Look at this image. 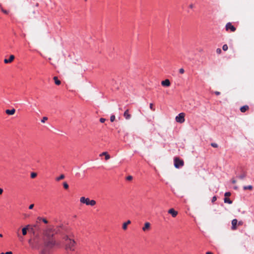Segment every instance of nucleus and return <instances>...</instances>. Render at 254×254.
Here are the masks:
<instances>
[{"label":"nucleus","mask_w":254,"mask_h":254,"mask_svg":"<svg viewBox=\"0 0 254 254\" xmlns=\"http://www.w3.org/2000/svg\"><path fill=\"white\" fill-rule=\"evenodd\" d=\"M56 245V241L53 239H49L45 241L40 254H51L52 250Z\"/></svg>","instance_id":"1"},{"label":"nucleus","mask_w":254,"mask_h":254,"mask_svg":"<svg viewBox=\"0 0 254 254\" xmlns=\"http://www.w3.org/2000/svg\"><path fill=\"white\" fill-rule=\"evenodd\" d=\"M66 241V249L70 251H73L75 249V242L74 240L68 238L67 236L65 237Z\"/></svg>","instance_id":"2"},{"label":"nucleus","mask_w":254,"mask_h":254,"mask_svg":"<svg viewBox=\"0 0 254 254\" xmlns=\"http://www.w3.org/2000/svg\"><path fill=\"white\" fill-rule=\"evenodd\" d=\"M80 201L81 203H85L87 205L94 206L96 204V201L94 200H90L89 198L83 196L80 197Z\"/></svg>","instance_id":"3"},{"label":"nucleus","mask_w":254,"mask_h":254,"mask_svg":"<svg viewBox=\"0 0 254 254\" xmlns=\"http://www.w3.org/2000/svg\"><path fill=\"white\" fill-rule=\"evenodd\" d=\"M184 165V162L182 159H181L179 157H175L174 158V166L176 168H179L183 166Z\"/></svg>","instance_id":"4"},{"label":"nucleus","mask_w":254,"mask_h":254,"mask_svg":"<svg viewBox=\"0 0 254 254\" xmlns=\"http://www.w3.org/2000/svg\"><path fill=\"white\" fill-rule=\"evenodd\" d=\"M53 233V229L52 228H48L46 230H45L44 231V236H45L46 237H47L48 238V240H49V239H52V237L53 236V234H52Z\"/></svg>","instance_id":"5"},{"label":"nucleus","mask_w":254,"mask_h":254,"mask_svg":"<svg viewBox=\"0 0 254 254\" xmlns=\"http://www.w3.org/2000/svg\"><path fill=\"white\" fill-rule=\"evenodd\" d=\"M185 114L184 113H180L178 116L176 117V121L179 123H183L185 122Z\"/></svg>","instance_id":"6"},{"label":"nucleus","mask_w":254,"mask_h":254,"mask_svg":"<svg viewBox=\"0 0 254 254\" xmlns=\"http://www.w3.org/2000/svg\"><path fill=\"white\" fill-rule=\"evenodd\" d=\"M151 229V224L149 222H145L144 226L142 227V230L143 232H146Z\"/></svg>","instance_id":"7"},{"label":"nucleus","mask_w":254,"mask_h":254,"mask_svg":"<svg viewBox=\"0 0 254 254\" xmlns=\"http://www.w3.org/2000/svg\"><path fill=\"white\" fill-rule=\"evenodd\" d=\"M226 30L227 31L230 30L231 32H234L236 30V28L232 25L231 23L229 22L226 25Z\"/></svg>","instance_id":"8"},{"label":"nucleus","mask_w":254,"mask_h":254,"mask_svg":"<svg viewBox=\"0 0 254 254\" xmlns=\"http://www.w3.org/2000/svg\"><path fill=\"white\" fill-rule=\"evenodd\" d=\"M14 58H15L14 56L13 55H11L9 56V58L8 59H5L4 60V63L5 64L11 63H12L13 61V60H14Z\"/></svg>","instance_id":"9"},{"label":"nucleus","mask_w":254,"mask_h":254,"mask_svg":"<svg viewBox=\"0 0 254 254\" xmlns=\"http://www.w3.org/2000/svg\"><path fill=\"white\" fill-rule=\"evenodd\" d=\"M168 213L170 214L173 217H175L178 214V211H176L174 208H171L168 210Z\"/></svg>","instance_id":"10"},{"label":"nucleus","mask_w":254,"mask_h":254,"mask_svg":"<svg viewBox=\"0 0 254 254\" xmlns=\"http://www.w3.org/2000/svg\"><path fill=\"white\" fill-rule=\"evenodd\" d=\"M161 85L164 87H169L171 85V82L168 79H166L161 81Z\"/></svg>","instance_id":"11"},{"label":"nucleus","mask_w":254,"mask_h":254,"mask_svg":"<svg viewBox=\"0 0 254 254\" xmlns=\"http://www.w3.org/2000/svg\"><path fill=\"white\" fill-rule=\"evenodd\" d=\"M238 225V220L234 219L232 221V229L235 230L237 229V225Z\"/></svg>","instance_id":"12"},{"label":"nucleus","mask_w":254,"mask_h":254,"mask_svg":"<svg viewBox=\"0 0 254 254\" xmlns=\"http://www.w3.org/2000/svg\"><path fill=\"white\" fill-rule=\"evenodd\" d=\"M124 116L125 118L127 120L129 119L130 118L131 115L129 114V110L128 109L126 110L124 114Z\"/></svg>","instance_id":"13"},{"label":"nucleus","mask_w":254,"mask_h":254,"mask_svg":"<svg viewBox=\"0 0 254 254\" xmlns=\"http://www.w3.org/2000/svg\"><path fill=\"white\" fill-rule=\"evenodd\" d=\"M15 112V110L14 109H12L11 110H6L5 113L6 114L8 115H13Z\"/></svg>","instance_id":"14"},{"label":"nucleus","mask_w":254,"mask_h":254,"mask_svg":"<svg viewBox=\"0 0 254 254\" xmlns=\"http://www.w3.org/2000/svg\"><path fill=\"white\" fill-rule=\"evenodd\" d=\"M249 109V107L248 105H245L241 107L240 111L242 113H245Z\"/></svg>","instance_id":"15"},{"label":"nucleus","mask_w":254,"mask_h":254,"mask_svg":"<svg viewBox=\"0 0 254 254\" xmlns=\"http://www.w3.org/2000/svg\"><path fill=\"white\" fill-rule=\"evenodd\" d=\"M105 156L106 160H108L110 158V155L107 152H104L101 154H100V156Z\"/></svg>","instance_id":"16"},{"label":"nucleus","mask_w":254,"mask_h":254,"mask_svg":"<svg viewBox=\"0 0 254 254\" xmlns=\"http://www.w3.org/2000/svg\"><path fill=\"white\" fill-rule=\"evenodd\" d=\"M53 79L54 80L55 83L56 85H59L61 84V82L60 80L58 79V77L54 76Z\"/></svg>","instance_id":"17"},{"label":"nucleus","mask_w":254,"mask_h":254,"mask_svg":"<svg viewBox=\"0 0 254 254\" xmlns=\"http://www.w3.org/2000/svg\"><path fill=\"white\" fill-rule=\"evenodd\" d=\"M29 226V225L27 226L26 227H25V228H23L22 229V234L23 235L25 236L27 234V229H28V227Z\"/></svg>","instance_id":"18"},{"label":"nucleus","mask_w":254,"mask_h":254,"mask_svg":"<svg viewBox=\"0 0 254 254\" xmlns=\"http://www.w3.org/2000/svg\"><path fill=\"white\" fill-rule=\"evenodd\" d=\"M64 174H62L59 177H57L56 178V180L57 181H60L61 180L64 179Z\"/></svg>","instance_id":"19"},{"label":"nucleus","mask_w":254,"mask_h":254,"mask_svg":"<svg viewBox=\"0 0 254 254\" xmlns=\"http://www.w3.org/2000/svg\"><path fill=\"white\" fill-rule=\"evenodd\" d=\"M224 202L231 204L232 201L227 197H225L224 199Z\"/></svg>","instance_id":"20"},{"label":"nucleus","mask_w":254,"mask_h":254,"mask_svg":"<svg viewBox=\"0 0 254 254\" xmlns=\"http://www.w3.org/2000/svg\"><path fill=\"white\" fill-rule=\"evenodd\" d=\"M253 189V186L251 185L248 186H245L244 187V190H252Z\"/></svg>","instance_id":"21"},{"label":"nucleus","mask_w":254,"mask_h":254,"mask_svg":"<svg viewBox=\"0 0 254 254\" xmlns=\"http://www.w3.org/2000/svg\"><path fill=\"white\" fill-rule=\"evenodd\" d=\"M38 219L40 220H42V221L45 223V224H47L48 223V221L45 218H41V217H38Z\"/></svg>","instance_id":"22"},{"label":"nucleus","mask_w":254,"mask_h":254,"mask_svg":"<svg viewBox=\"0 0 254 254\" xmlns=\"http://www.w3.org/2000/svg\"><path fill=\"white\" fill-rule=\"evenodd\" d=\"M63 186L65 189H67L68 188V185L66 182H64L63 183Z\"/></svg>","instance_id":"23"},{"label":"nucleus","mask_w":254,"mask_h":254,"mask_svg":"<svg viewBox=\"0 0 254 254\" xmlns=\"http://www.w3.org/2000/svg\"><path fill=\"white\" fill-rule=\"evenodd\" d=\"M36 176H37V173H36L32 172V173L31 174V177L32 178H35Z\"/></svg>","instance_id":"24"},{"label":"nucleus","mask_w":254,"mask_h":254,"mask_svg":"<svg viewBox=\"0 0 254 254\" xmlns=\"http://www.w3.org/2000/svg\"><path fill=\"white\" fill-rule=\"evenodd\" d=\"M127 224L124 223L123 224V229L124 230H126L127 229Z\"/></svg>","instance_id":"25"},{"label":"nucleus","mask_w":254,"mask_h":254,"mask_svg":"<svg viewBox=\"0 0 254 254\" xmlns=\"http://www.w3.org/2000/svg\"><path fill=\"white\" fill-rule=\"evenodd\" d=\"M222 49L224 51H226L228 50V46L226 44H225L223 46Z\"/></svg>","instance_id":"26"},{"label":"nucleus","mask_w":254,"mask_h":254,"mask_svg":"<svg viewBox=\"0 0 254 254\" xmlns=\"http://www.w3.org/2000/svg\"><path fill=\"white\" fill-rule=\"evenodd\" d=\"M115 120V116L114 115H112L110 117V120L112 122H113Z\"/></svg>","instance_id":"27"},{"label":"nucleus","mask_w":254,"mask_h":254,"mask_svg":"<svg viewBox=\"0 0 254 254\" xmlns=\"http://www.w3.org/2000/svg\"><path fill=\"white\" fill-rule=\"evenodd\" d=\"M149 107H150L151 110H152L153 111H155V109L153 108V103H150V104Z\"/></svg>","instance_id":"28"},{"label":"nucleus","mask_w":254,"mask_h":254,"mask_svg":"<svg viewBox=\"0 0 254 254\" xmlns=\"http://www.w3.org/2000/svg\"><path fill=\"white\" fill-rule=\"evenodd\" d=\"M211 145L212 147H215V148H216V147H218L217 144L216 143H212L211 144Z\"/></svg>","instance_id":"29"},{"label":"nucleus","mask_w":254,"mask_h":254,"mask_svg":"<svg viewBox=\"0 0 254 254\" xmlns=\"http://www.w3.org/2000/svg\"><path fill=\"white\" fill-rule=\"evenodd\" d=\"M132 179V176H128L127 177V181H131Z\"/></svg>","instance_id":"30"},{"label":"nucleus","mask_w":254,"mask_h":254,"mask_svg":"<svg viewBox=\"0 0 254 254\" xmlns=\"http://www.w3.org/2000/svg\"><path fill=\"white\" fill-rule=\"evenodd\" d=\"M185 72V70L183 68H180L179 69V72L181 73V74H183Z\"/></svg>","instance_id":"31"},{"label":"nucleus","mask_w":254,"mask_h":254,"mask_svg":"<svg viewBox=\"0 0 254 254\" xmlns=\"http://www.w3.org/2000/svg\"><path fill=\"white\" fill-rule=\"evenodd\" d=\"M216 52L217 54H220L221 53V50L220 48H218L216 50Z\"/></svg>","instance_id":"32"},{"label":"nucleus","mask_w":254,"mask_h":254,"mask_svg":"<svg viewBox=\"0 0 254 254\" xmlns=\"http://www.w3.org/2000/svg\"><path fill=\"white\" fill-rule=\"evenodd\" d=\"M231 195V193L230 192H226L225 193V197L229 196Z\"/></svg>","instance_id":"33"},{"label":"nucleus","mask_w":254,"mask_h":254,"mask_svg":"<svg viewBox=\"0 0 254 254\" xmlns=\"http://www.w3.org/2000/svg\"><path fill=\"white\" fill-rule=\"evenodd\" d=\"M105 121H106V119L104 118H100V121L102 123H104L105 122Z\"/></svg>","instance_id":"34"},{"label":"nucleus","mask_w":254,"mask_h":254,"mask_svg":"<svg viewBox=\"0 0 254 254\" xmlns=\"http://www.w3.org/2000/svg\"><path fill=\"white\" fill-rule=\"evenodd\" d=\"M217 199V197L216 196H214L212 197V202H214V201H215Z\"/></svg>","instance_id":"35"},{"label":"nucleus","mask_w":254,"mask_h":254,"mask_svg":"<svg viewBox=\"0 0 254 254\" xmlns=\"http://www.w3.org/2000/svg\"><path fill=\"white\" fill-rule=\"evenodd\" d=\"M246 177V174H244L242 175H241L240 176V178H241V179H243V178H244L245 177Z\"/></svg>","instance_id":"36"},{"label":"nucleus","mask_w":254,"mask_h":254,"mask_svg":"<svg viewBox=\"0 0 254 254\" xmlns=\"http://www.w3.org/2000/svg\"><path fill=\"white\" fill-rule=\"evenodd\" d=\"M34 206V204H30L29 206V209H32L33 208Z\"/></svg>","instance_id":"37"},{"label":"nucleus","mask_w":254,"mask_h":254,"mask_svg":"<svg viewBox=\"0 0 254 254\" xmlns=\"http://www.w3.org/2000/svg\"><path fill=\"white\" fill-rule=\"evenodd\" d=\"M0 254H12V253L11 252H7L5 253H1Z\"/></svg>","instance_id":"38"},{"label":"nucleus","mask_w":254,"mask_h":254,"mask_svg":"<svg viewBox=\"0 0 254 254\" xmlns=\"http://www.w3.org/2000/svg\"><path fill=\"white\" fill-rule=\"evenodd\" d=\"M47 117H44L42 120V122L43 123H44L45 122V121L47 120Z\"/></svg>","instance_id":"39"},{"label":"nucleus","mask_w":254,"mask_h":254,"mask_svg":"<svg viewBox=\"0 0 254 254\" xmlns=\"http://www.w3.org/2000/svg\"><path fill=\"white\" fill-rule=\"evenodd\" d=\"M243 224V222L242 221H239V222H238V226H240V225H242Z\"/></svg>","instance_id":"40"},{"label":"nucleus","mask_w":254,"mask_h":254,"mask_svg":"<svg viewBox=\"0 0 254 254\" xmlns=\"http://www.w3.org/2000/svg\"><path fill=\"white\" fill-rule=\"evenodd\" d=\"M2 11L4 13H5V14H7L8 13V11L6 10H4L3 9H2Z\"/></svg>","instance_id":"41"},{"label":"nucleus","mask_w":254,"mask_h":254,"mask_svg":"<svg viewBox=\"0 0 254 254\" xmlns=\"http://www.w3.org/2000/svg\"><path fill=\"white\" fill-rule=\"evenodd\" d=\"M125 223L128 225V224H130L131 223V221L130 220H127V222Z\"/></svg>","instance_id":"42"},{"label":"nucleus","mask_w":254,"mask_h":254,"mask_svg":"<svg viewBox=\"0 0 254 254\" xmlns=\"http://www.w3.org/2000/svg\"><path fill=\"white\" fill-rule=\"evenodd\" d=\"M215 94L216 95H220V92H218V91H216V92H215Z\"/></svg>","instance_id":"43"},{"label":"nucleus","mask_w":254,"mask_h":254,"mask_svg":"<svg viewBox=\"0 0 254 254\" xmlns=\"http://www.w3.org/2000/svg\"><path fill=\"white\" fill-rule=\"evenodd\" d=\"M3 192V190L0 188V195Z\"/></svg>","instance_id":"44"},{"label":"nucleus","mask_w":254,"mask_h":254,"mask_svg":"<svg viewBox=\"0 0 254 254\" xmlns=\"http://www.w3.org/2000/svg\"><path fill=\"white\" fill-rule=\"evenodd\" d=\"M232 182L233 184H235L236 182V181L235 180H233L232 181Z\"/></svg>","instance_id":"45"},{"label":"nucleus","mask_w":254,"mask_h":254,"mask_svg":"<svg viewBox=\"0 0 254 254\" xmlns=\"http://www.w3.org/2000/svg\"><path fill=\"white\" fill-rule=\"evenodd\" d=\"M206 254H213L211 252H206Z\"/></svg>","instance_id":"46"},{"label":"nucleus","mask_w":254,"mask_h":254,"mask_svg":"<svg viewBox=\"0 0 254 254\" xmlns=\"http://www.w3.org/2000/svg\"><path fill=\"white\" fill-rule=\"evenodd\" d=\"M190 7L191 8H192L193 7V5L192 4L190 5Z\"/></svg>","instance_id":"47"},{"label":"nucleus","mask_w":254,"mask_h":254,"mask_svg":"<svg viewBox=\"0 0 254 254\" xmlns=\"http://www.w3.org/2000/svg\"><path fill=\"white\" fill-rule=\"evenodd\" d=\"M0 237H2V235L1 234H0Z\"/></svg>","instance_id":"48"}]
</instances>
